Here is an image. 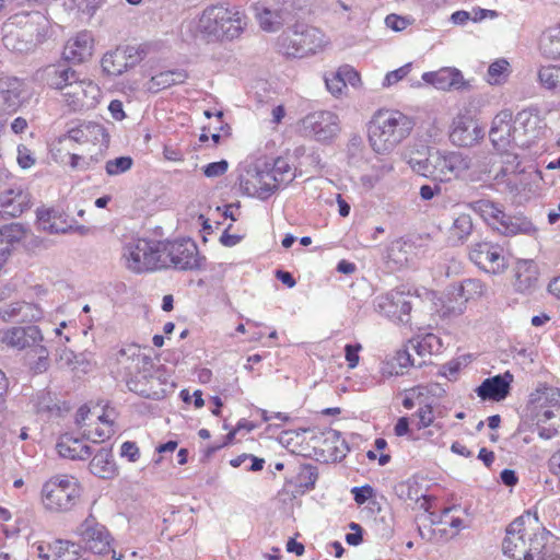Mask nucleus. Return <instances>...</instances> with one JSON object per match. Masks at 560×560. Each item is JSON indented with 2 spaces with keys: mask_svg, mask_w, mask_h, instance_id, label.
<instances>
[{
  "mask_svg": "<svg viewBox=\"0 0 560 560\" xmlns=\"http://www.w3.org/2000/svg\"><path fill=\"white\" fill-rule=\"evenodd\" d=\"M30 207V197L22 189H8L0 194V218L20 217Z\"/></svg>",
  "mask_w": 560,
  "mask_h": 560,
  "instance_id": "29",
  "label": "nucleus"
},
{
  "mask_svg": "<svg viewBox=\"0 0 560 560\" xmlns=\"http://www.w3.org/2000/svg\"><path fill=\"white\" fill-rule=\"evenodd\" d=\"M114 420L115 412L108 408L100 413L82 406L75 415V424L82 439L93 443H102L114 434Z\"/></svg>",
  "mask_w": 560,
  "mask_h": 560,
  "instance_id": "11",
  "label": "nucleus"
},
{
  "mask_svg": "<svg viewBox=\"0 0 560 560\" xmlns=\"http://www.w3.org/2000/svg\"><path fill=\"white\" fill-rule=\"evenodd\" d=\"M338 72L341 75L346 86L348 84L353 88H358L361 85V77L359 72L351 66H342L338 69Z\"/></svg>",
  "mask_w": 560,
  "mask_h": 560,
  "instance_id": "59",
  "label": "nucleus"
},
{
  "mask_svg": "<svg viewBox=\"0 0 560 560\" xmlns=\"http://www.w3.org/2000/svg\"><path fill=\"white\" fill-rule=\"evenodd\" d=\"M188 73L184 69H172L161 71L150 78L145 83V90L150 93H158L176 84L184 83Z\"/></svg>",
  "mask_w": 560,
  "mask_h": 560,
  "instance_id": "33",
  "label": "nucleus"
},
{
  "mask_svg": "<svg viewBox=\"0 0 560 560\" xmlns=\"http://www.w3.org/2000/svg\"><path fill=\"white\" fill-rule=\"evenodd\" d=\"M411 23V19L397 14H388L385 19L386 26L394 32H401L406 30Z\"/></svg>",
  "mask_w": 560,
  "mask_h": 560,
  "instance_id": "62",
  "label": "nucleus"
},
{
  "mask_svg": "<svg viewBox=\"0 0 560 560\" xmlns=\"http://www.w3.org/2000/svg\"><path fill=\"white\" fill-rule=\"evenodd\" d=\"M470 208L482 220L503 235L526 234L534 235L537 231L529 219L522 214L509 215L501 205L489 200L480 199L471 202Z\"/></svg>",
  "mask_w": 560,
  "mask_h": 560,
  "instance_id": "6",
  "label": "nucleus"
},
{
  "mask_svg": "<svg viewBox=\"0 0 560 560\" xmlns=\"http://www.w3.org/2000/svg\"><path fill=\"white\" fill-rule=\"evenodd\" d=\"M101 95L102 91L95 82L79 77L73 85H70L68 92L62 93V101L74 112L85 110L94 108L98 104Z\"/></svg>",
  "mask_w": 560,
  "mask_h": 560,
  "instance_id": "18",
  "label": "nucleus"
},
{
  "mask_svg": "<svg viewBox=\"0 0 560 560\" xmlns=\"http://www.w3.org/2000/svg\"><path fill=\"white\" fill-rule=\"evenodd\" d=\"M45 80L48 86L55 90L68 92L70 85H73L75 80L79 78V73L67 66H48L44 70Z\"/></svg>",
  "mask_w": 560,
  "mask_h": 560,
  "instance_id": "31",
  "label": "nucleus"
},
{
  "mask_svg": "<svg viewBox=\"0 0 560 560\" xmlns=\"http://www.w3.org/2000/svg\"><path fill=\"white\" fill-rule=\"evenodd\" d=\"M162 268L174 267L179 270H191L200 267L197 245L190 240L163 242Z\"/></svg>",
  "mask_w": 560,
  "mask_h": 560,
  "instance_id": "14",
  "label": "nucleus"
},
{
  "mask_svg": "<svg viewBox=\"0 0 560 560\" xmlns=\"http://www.w3.org/2000/svg\"><path fill=\"white\" fill-rule=\"evenodd\" d=\"M37 219L39 229L50 234L68 233L73 229L61 217H57L52 210H39Z\"/></svg>",
  "mask_w": 560,
  "mask_h": 560,
  "instance_id": "40",
  "label": "nucleus"
},
{
  "mask_svg": "<svg viewBox=\"0 0 560 560\" xmlns=\"http://www.w3.org/2000/svg\"><path fill=\"white\" fill-rule=\"evenodd\" d=\"M487 292L486 284L479 279H466L462 282L460 294L468 301L482 296Z\"/></svg>",
  "mask_w": 560,
  "mask_h": 560,
  "instance_id": "53",
  "label": "nucleus"
},
{
  "mask_svg": "<svg viewBox=\"0 0 560 560\" xmlns=\"http://www.w3.org/2000/svg\"><path fill=\"white\" fill-rule=\"evenodd\" d=\"M422 80L441 91L464 90L469 83L464 79L462 72L457 68L445 67L438 71L424 72Z\"/></svg>",
  "mask_w": 560,
  "mask_h": 560,
  "instance_id": "26",
  "label": "nucleus"
},
{
  "mask_svg": "<svg viewBox=\"0 0 560 560\" xmlns=\"http://www.w3.org/2000/svg\"><path fill=\"white\" fill-rule=\"evenodd\" d=\"M413 418L416 419V425L418 430L427 429L431 425H435L436 412L433 409V406L429 402H420L419 408L413 413Z\"/></svg>",
  "mask_w": 560,
  "mask_h": 560,
  "instance_id": "50",
  "label": "nucleus"
},
{
  "mask_svg": "<svg viewBox=\"0 0 560 560\" xmlns=\"http://www.w3.org/2000/svg\"><path fill=\"white\" fill-rule=\"evenodd\" d=\"M551 538V533L539 523L537 513L527 512L506 527L502 549L514 560H536Z\"/></svg>",
  "mask_w": 560,
  "mask_h": 560,
  "instance_id": "2",
  "label": "nucleus"
},
{
  "mask_svg": "<svg viewBox=\"0 0 560 560\" xmlns=\"http://www.w3.org/2000/svg\"><path fill=\"white\" fill-rule=\"evenodd\" d=\"M512 68L508 59L498 58L488 67L485 80L490 85H503L508 82Z\"/></svg>",
  "mask_w": 560,
  "mask_h": 560,
  "instance_id": "42",
  "label": "nucleus"
},
{
  "mask_svg": "<svg viewBox=\"0 0 560 560\" xmlns=\"http://www.w3.org/2000/svg\"><path fill=\"white\" fill-rule=\"evenodd\" d=\"M75 535L82 547L94 555H106L112 550L114 538L110 532L92 514L79 524Z\"/></svg>",
  "mask_w": 560,
  "mask_h": 560,
  "instance_id": "13",
  "label": "nucleus"
},
{
  "mask_svg": "<svg viewBox=\"0 0 560 560\" xmlns=\"http://www.w3.org/2000/svg\"><path fill=\"white\" fill-rule=\"evenodd\" d=\"M376 311L392 319L404 322V316L411 311V303L402 292H392L378 296L375 304Z\"/></svg>",
  "mask_w": 560,
  "mask_h": 560,
  "instance_id": "28",
  "label": "nucleus"
},
{
  "mask_svg": "<svg viewBox=\"0 0 560 560\" xmlns=\"http://www.w3.org/2000/svg\"><path fill=\"white\" fill-rule=\"evenodd\" d=\"M42 22V30H44L47 23L38 12L25 16L15 15L14 21L5 25L4 46L18 52L32 50L45 38V34L38 27Z\"/></svg>",
  "mask_w": 560,
  "mask_h": 560,
  "instance_id": "7",
  "label": "nucleus"
},
{
  "mask_svg": "<svg viewBox=\"0 0 560 560\" xmlns=\"http://www.w3.org/2000/svg\"><path fill=\"white\" fill-rule=\"evenodd\" d=\"M412 119L399 110L381 109L369 124V142L374 152L388 154L411 132Z\"/></svg>",
  "mask_w": 560,
  "mask_h": 560,
  "instance_id": "4",
  "label": "nucleus"
},
{
  "mask_svg": "<svg viewBox=\"0 0 560 560\" xmlns=\"http://www.w3.org/2000/svg\"><path fill=\"white\" fill-rule=\"evenodd\" d=\"M55 560H84L80 547L69 540H56L52 544Z\"/></svg>",
  "mask_w": 560,
  "mask_h": 560,
  "instance_id": "49",
  "label": "nucleus"
},
{
  "mask_svg": "<svg viewBox=\"0 0 560 560\" xmlns=\"http://www.w3.org/2000/svg\"><path fill=\"white\" fill-rule=\"evenodd\" d=\"M272 175L276 177V186L280 183L289 182L294 177L291 165L283 158H278L271 164Z\"/></svg>",
  "mask_w": 560,
  "mask_h": 560,
  "instance_id": "54",
  "label": "nucleus"
},
{
  "mask_svg": "<svg viewBox=\"0 0 560 560\" xmlns=\"http://www.w3.org/2000/svg\"><path fill=\"white\" fill-rule=\"evenodd\" d=\"M95 38L90 31H80L68 38L63 46L62 56L72 63H83L94 54Z\"/></svg>",
  "mask_w": 560,
  "mask_h": 560,
  "instance_id": "24",
  "label": "nucleus"
},
{
  "mask_svg": "<svg viewBox=\"0 0 560 560\" xmlns=\"http://www.w3.org/2000/svg\"><path fill=\"white\" fill-rule=\"evenodd\" d=\"M327 91L335 97L346 94L347 88L338 70L329 72L324 78Z\"/></svg>",
  "mask_w": 560,
  "mask_h": 560,
  "instance_id": "56",
  "label": "nucleus"
},
{
  "mask_svg": "<svg viewBox=\"0 0 560 560\" xmlns=\"http://www.w3.org/2000/svg\"><path fill=\"white\" fill-rule=\"evenodd\" d=\"M224 19H222V23L224 26V35L225 39H234L238 37L246 26V18L245 15L237 10L235 7H226L225 5V14Z\"/></svg>",
  "mask_w": 560,
  "mask_h": 560,
  "instance_id": "38",
  "label": "nucleus"
},
{
  "mask_svg": "<svg viewBox=\"0 0 560 560\" xmlns=\"http://www.w3.org/2000/svg\"><path fill=\"white\" fill-rule=\"evenodd\" d=\"M20 317L19 322L21 323H32L37 322L43 317V310L33 303L20 302Z\"/></svg>",
  "mask_w": 560,
  "mask_h": 560,
  "instance_id": "57",
  "label": "nucleus"
},
{
  "mask_svg": "<svg viewBox=\"0 0 560 560\" xmlns=\"http://www.w3.org/2000/svg\"><path fill=\"white\" fill-rule=\"evenodd\" d=\"M410 365H412L410 353L408 350L400 349L386 355L381 364V373L386 377L402 375Z\"/></svg>",
  "mask_w": 560,
  "mask_h": 560,
  "instance_id": "35",
  "label": "nucleus"
},
{
  "mask_svg": "<svg viewBox=\"0 0 560 560\" xmlns=\"http://www.w3.org/2000/svg\"><path fill=\"white\" fill-rule=\"evenodd\" d=\"M409 69H410V63H407L394 71H389L385 75V78L382 82V86L389 88V86L396 84L397 82L402 80L409 73Z\"/></svg>",
  "mask_w": 560,
  "mask_h": 560,
  "instance_id": "63",
  "label": "nucleus"
},
{
  "mask_svg": "<svg viewBox=\"0 0 560 560\" xmlns=\"http://www.w3.org/2000/svg\"><path fill=\"white\" fill-rule=\"evenodd\" d=\"M542 173L537 168H530L518 177L515 184L516 194L528 199L541 192Z\"/></svg>",
  "mask_w": 560,
  "mask_h": 560,
  "instance_id": "34",
  "label": "nucleus"
},
{
  "mask_svg": "<svg viewBox=\"0 0 560 560\" xmlns=\"http://www.w3.org/2000/svg\"><path fill=\"white\" fill-rule=\"evenodd\" d=\"M95 365L93 354L91 352H81L75 354L74 362L70 368L75 373L86 374Z\"/></svg>",
  "mask_w": 560,
  "mask_h": 560,
  "instance_id": "58",
  "label": "nucleus"
},
{
  "mask_svg": "<svg viewBox=\"0 0 560 560\" xmlns=\"http://www.w3.org/2000/svg\"><path fill=\"white\" fill-rule=\"evenodd\" d=\"M133 160L130 156H118L105 163V172L108 176H118L131 170Z\"/></svg>",
  "mask_w": 560,
  "mask_h": 560,
  "instance_id": "52",
  "label": "nucleus"
},
{
  "mask_svg": "<svg viewBox=\"0 0 560 560\" xmlns=\"http://www.w3.org/2000/svg\"><path fill=\"white\" fill-rule=\"evenodd\" d=\"M411 347L421 357L439 353L443 347L441 339L431 332L418 335L412 341Z\"/></svg>",
  "mask_w": 560,
  "mask_h": 560,
  "instance_id": "44",
  "label": "nucleus"
},
{
  "mask_svg": "<svg viewBox=\"0 0 560 560\" xmlns=\"http://www.w3.org/2000/svg\"><path fill=\"white\" fill-rule=\"evenodd\" d=\"M514 142L517 148H528L546 131V122L537 109H523L516 114Z\"/></svg>",
  "mask_w": 560,
  "mask_h": 560,
  "instance_id": "15",
  "label": "nucleus"
},
{
  "mask_svg": "<svg viewBox=\"0 0 560 560\" xmlns=\"http://www.w3.org/2000/svg\"><path fill=\"white\" fill-rule=\"evenodd\" d=\"M112 372L120 376L129 390L143 397L159 398L160 393L153 389L154 363L140 346L124 345L110 357Z\"/></svg>",
  "mask_w": 560,
  "mask_h": 560,
  "instance_id": "1",
  "label": "nucleus"
},
{
  "mask_svg": "<svg viewBox=\"0 0 560 560\" xmlns=\"http://www.w3.org/2000/svg\"><path fill=\"white\" fill-rule=\"evenodd\" d=\"M240 187L246 196L269 198L278 188L271 164L264 161L249 165L240 177Z\"/></svg>",
  "mask_w": 560,
  "mask_h": 560,
  "instance_id": "12",
  "label": "nucleus"
},
{
  "mask_svg": "<svg viewBox=\"0 0 560 560\" xmlns=\"http://www.w3.org/2000/svg\"><path fill=\"white\" fill-rule=\"evenodd\" d=\"M415 255V245L402 238L396 240L390 243L387 249V258L392 261L397 268L406 266L409 261H411L412 256Z\"/></svg>",
  "mask_w": 560,
  "mask_h": 560,
  "instance_id": "39",
  "label": "nucleus"
},
{
  "mask_svg": "<svg viewBox=\"0 0 560 560\" xmlns=\"http://www.w3.org/2000/svg\"><path fill=\"white\" fill-rule=\"evenodd\" d=\"M23 82L16 78H0V117L15 113L22 104Z\"/></svg>",
  "mask_w": 560,
  "mask_h": 560,
  "instance_id": "27",
  "label": "nucleus"
},
{
  "mask_svg": "<svg viewBox=\"0 0 560 560\" xmlns=\"http://www.w3.org/2000/svg\"><path fill=\"white\" fill-rule=\"evenodd\" d=\"M296 130L305 139L322 144H330L341 131V120L335 112L327 109L314 110L298 121Z\"/></svg>",
  "mask_w": 560,
  "mask_h": 560,
  "instance_id": "9",
  "label": "nucleus"
},
{
  "mask_svg": "<svg viewBox=\"0 0 560 560\" xmlns=\"http://www.w3.org/2000/svg\"><path fill=\"white\" fill-rule=\"evenodd\" d=\"M43 332L35 325L0 329V343L13 349H31L36 343L43 342Z\"/></svg>",
  "mask_w": 560,
  "mask_h": 560,
  "instance_id": "25",
  "label": "nucleus"
},
{
  "mask_svg": "<svg viewBox=\"0 0 560 560\" xmlns=\"http://www.w3.org/2000/svg\"><path fill=\"white\" fill-rule=\"evenodd\" d=\"M470 260L480 269L492 275H500L506 269L503 248L490 242H479L471 246Z\"/></svg>",
  "mask_w": 560,
  "mask_h": 560,
  "instance_id": "19",
  "label": "nucleus"
},
{
  "mask_svg": "<svg viewBox=\"0 0 560 560\" xmlns=\"http://www.w3.org/2000/svg\"><path fill=\"white\" fill-rule=\"evenodd\" d=\"M307 433H311L310 429L285 430L279 435L278 441L290 452L300 454L303 451L301 446Z\"/></svg>",
  "mask_w": 560,
  "mask_h": 560,
  "instance_id": "48",
  "label": "nucleus"
},
{
  "mask_svg": "<svg viewBox=\"0 0 560 560\" xmlns=\"http://www.w3.org/2000/svg\"><path fill=\"white\" fill-rule=\"evenodd\" d=\"M483 137V129L470 115L459 114L452 124L450 139L457 147H471Z\"/></svg>",
  "mask_w": 560,
  "mask_h": 560,
  "instance_id": "23",
  "label": "nucleus"
},
{
  "mask_svg": "<svg viewBox=\"0 0 560 560\" xmlns=\"http://www.w3.org/2000/svg\"><path fill=\"white\" fill-rule=\"evenodd\" d=\"M540 52L549 59H560V22L546 28L539 39Z\"/></svg>",
  "mask_w": 560,
  "mask_h": 560,
  "instance_id": "36",
  "label": "nucleus"
},
{
  "mask_svg": "<svg viewBox=\"0 0 560 560\" xmlns=\"http://www.w3.org/2000/svg\"><path fill=\"white\" fill-rule=\"evenodd\" d=\"M396 493L406 501L420 502V506L427 509V495L422 482L416 478H408L396 486Z\"/></svg>",
  "mask_w": 560,
  "mask_h": 560,
  "instance_id": "37",
  "label": "nucleus"
},
{
  "mask_svg": "<svg viewBox=\"0 0 560 560\" xmlns=\"http://www.w3.org/2000/svg\"><path fill=\"white\" fill-rule=\"evenodd\" d=\"M26 362L35 373H43L49 366V352L45 346L36 343L26 354Z\"/></svg>",
  "mask_w": 560,
  "mask_h": 560,
  "instance_id": "45",
  "label": "nucleus"
},
{
  "mask_svg": "<svg viewBox=\"0 0 560 560\" xmlns=\"http://www.w3.org/2000/svg\"><path fill=\"white\" fill-rule=\"evenodd\" d=\"M512 381L513 376L509 372L503 375H495L493 377L486 378L477 387V395L482 400L500 401L509 395L510 384Z\"/></svg>",
  "mask_w": 560,
  "mask_h": 560,
  "instance_id": "30",
  "label": "nucleus"
},
{
  "mask_svg": "<svg viewBox=\"0 0 560 560\" xmlns=\"http://www.w3.org/2000/svg\"><path fill=\"white\" fill-rule=\"evenodd\" d=\"M537 80L544 89L560 92V66H541L537 71Z\"/></svg>",
  "mask_w": 560,
  "mask_h": 560,
  "instance_id": "47",
  "label": "nucleus"
},
{
  "mask_svg": "<svg viewBox=\"0 0 560 560\" xmlns=\"http://www.w3.org/2000/svg\"><path fill=\"white\" fill-rule=\"evenodd\" d=\"M560 409V390L547 385L538 386L529 395L527 410L537 424L546 423Z\"/></svg>",
  "mask_w": 560,
  "mask_h": 560,
  "instance_id": "16",
  "label": "nucleus"
},
{
  "mask_svg": "<svg viewBox=\"0 0 560 560\" xmlns=\"http://www.w3.org/2000/svg\"><path fill=\"white\" fill-rule=\"evenodd\" d=\"M536 280V270L532 262L522 261L517 264L514 283L517 291L525 292L529 290Z\"/></svg>",
  "mask_w": 560,
  "mask_h": 560,
  "instance_id": "46",
  "label": "nucleus"
},
{
  "mask_svg": "<svg viewBox=\"0 0 560 560\" xmlns=\"http://www.w3.org/2000/svg\"><path fill=\"white\" fill-rule=\"evenodd\" d=\"M67 141L85 143V121L79 124L77 127L69 129L68 132L59 139L60 143Z\"/></svg>",
  "mask_w": 560,
  "mask_h": 560,
  "instance_id": "61",
  "label": "nucleus"
},
{
  "mask_svg": "<svg viewBox=\"0 0 560 560\" xmlns=\"http://www.w3.org/2000/svg\"><path fill=\"white\" fill-rule=\"evenodd\" d=\"M163 242L137 238L122 248V261L127 269L140 273L162 269Z\"/></svg>",
  "mask_w": 560,
  "mask_h": 560,
  "instance_id": "10",
  "label": "nucleus"
},
{
  "mask_svg": "<svg viewBox=\"0 0 560 560\" xmlns=\"http://www.w3.org/2000/svg\"><path fill=\"white\" fill-rule=\"evenodd\" d=\"M361 343H348L345 346V358L349 369H355L360 361Z\"/></svg>",
  "mask_w": 560,
  "mask_h": 560,
  "instance_id": "60",
  "label": "nucleus"
},
{
  "mask_svg": "<svg viewBox=\"0 0 560 560\" xmlns=\"http://www.w3.org/2000/svg\"><path fill=\"white\" fill-rule=\"evenodd\" d=\"M90 470L101 478H110L115 474V463L107 448H101L90 462Z\"/></svg>",
  "mask_w": 560,
  "mask_h": 560,
  "instance_id": "41",
  "label": "nucleus"
},
{
  "mask_svg": "<svg viewBox=\"0 0 560 560\" xmlns=\"http://www.w3.org/2000/svg\"><path fill=\"white\" fill-rule=\"evenodd\" d=\"M288 2H256L254 7L255 18L265 32H278L284 22L291 18V11L285 5Z\"/></svg>",
  "mask_w": 560,
  "mask_h": 560,
  "instance_id": "22",
  "label": "nucleus"
},
{
  "mask_svg": "<svg viewBox=\"0 0 560 560\" xmlns=\"http://www.w3.org/2000/svg\"><path fill=\"white\" fill-rule=\"evenodd\" d=\"M404 160L415 173L441 183L462 178L471 166L468 155L450 150H430L423 159L405 152Z\"/></svg>",
  "mask_w": 560,
  "mask_h": 560,
  "instance_id": "3",
  "label": "nucleus"
},
{
  "mask_svg": "<svg viewBox=\"0 0 560 560\" xmlns=\"http://www.w3.org/2000/svg\"><path fill=\"white\" fill-rule=\"evenodd\" d=\"M144 48L140 46H119L104 54L101 67L108 75H120L129 68L135 67L144 58Z\"/></svg>",
  "mask_w": 560,
  "mask_h": 560,
  "instance_id": "17",
  "label": "nucleus"
},
{
  "mask_svg": "<svg viewBox=\"0 0 560 560\" xmlns=\"http://www.w3.org/2000/svg\"><path fill=\"white\" fill-rule=\"evenodd\" d=\"M32 402L37 412H49L57 407L56 396L47 390L38 392Z\"/></svg>",
  "mask_w": 560,
  "mask_h": 560,
  "instance_id": "55",
  "label": "nucleus"
},
{
  "mask_svg": "<svg viewBox=\"0 0 560 560\" xmlns=\"http://www.w3.org/2000/svg\"><path fill=\"white\" fill-rule=\"evenodd\" d=\"M229 2H218L208 7L199 18L196 24V37L206 42H217L225 39L222 19L225 14V4Z\"/></svg>",
  "mask_w": 560,
  "mask_h": 560,
  "instance_id": "20",
  "label": "nucleus"
},
{
  "mask_svg": "<svg viewBox=\"0 0 560 560\" xmlns=\"http://www.w3.org/2000/svg\"><path fill=\"white\" fill-rule=\"evenodd\" d=\"M330 44L329 37L319 28L295 24L292 30L283 33L278 45L287 57L307 58L324 51Z\"/></svg>",
  "mask_w": 560,
  "mask_h": 560,
  "instance_id": "5",
  "label": "nucleus"
},
{
  "mask_svg": "<svg viewBox=\"0 0 560 560\" xmlns=\"http://www.w3.org/2000/svg\"><path fill=\"white\" fill-rule=\"evenodd\" d=\"M57 451L60 456L70 459L85 460L92 455L91 447L82 439L70 433L60 436L57 443Z\"/></svg>",
  "mask_w": 560,
  "mask_h": 560,
  "instance_id": "32",
  "label": "nucleus"
},
{
  "mask_svg": "<svg viewBox=\"0 0 560 560\" xmlns=\"http://www.w3.org/2000/svg\"><path fill=\"white\" fill-rule=\"evenodd\" d=\"M510 110H501L492 120L489 131L493 147L501 153H509L517 159V153L512 152L515 148L514 124Z\"/></svg>",
  "mask_w": 560,
  "mask_h": 560,
  "instance_id": "21",
  "label": "nucleus"
},
{
  "mask_svg": "<svg viewBox=\"0 0 560 560\" xmlns=\"http://www.w3.org/2000/svg\"><path fill=\"white\" fill-rule=\"evenodd\" d=\"M472 229L471 217L468 213H459L454 218L450 229V240L456 244H463L468 240Z\"/></svg>",
  "mask_w": 560,
  "mask_h": 560,
  "instance_id": "43",
  "label": "nucleus"
},
{
  "mask_svg": "<svg viewBox=\"0 0 560 560\" xmlns=\"http://www.w3.org/2000/svg\"><path fill=\"white\" fill-rule=\"evenodd\" d=\"M80 494V483L74 477L58 475L43 485L42 503L50 512H67L75 505Z\"/></svg>",
  "mask_w": 560,
  "mask_h": 560,
  "instance_id": "8",
  "label": "nucleus"
},
{
  "mask_svg": "<svg viewBox=\"0 0 560 560\" xmlns=\"http://www.w3.org/2000/svg\"><path fill=\"white\" fill-rule=\"evenodd\" d=\"M382 173L380 170L373 168L371 172L362 174L360 177V185L365 190L373 189L376 184L381 180Z\"/></svg>",
  "mask_w": 560,
  "mask_h": 560,
  "instance_id": "64",
  "label": "nucleus"
},
{
  "mask_svg": "<svg viewBox=\"0 0 560 560\" xmlns=\"http://www.w3.org/2000/svg\"><path fill=\"white\" fill-rule=\"evenodd\" d=\"M97 144L100 149L107 147L108 135L105 128L93 121H85V143Z\"/></svg>",
  "mask_w": 560,
  "mask_h": 560,
  "instance_id": "51",
  "label": "nucleus"
}]
</instances>
